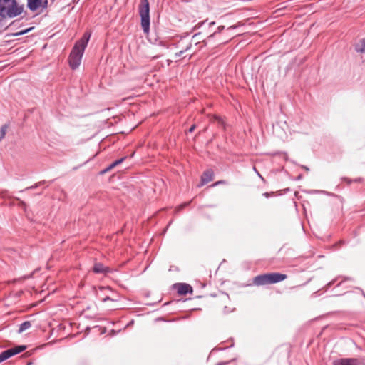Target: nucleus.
I'll return each mask as SVG.
<instances>
[{"label":"nucleus","instance_id":"14","mask_svg":"<svg viewBox=\"0 0 365 365\" xmlns=\"http://www.w3.org/2000/svg\"><path fill=\"white\" fill-rule=\"evenodd\" d=\"M5 133H6L5 128H1V138H3V137L4 136Z\"/></svg>","mask_w":365,"mask_h":365},{"label":"nucleus","instance_id":"7","mask_svg":"<svg viewBox=\"0 0 365 365\" xmlns=\"http://www.w3.org/2000/svg\"><path fill=\"white\" fill-rule=\"evenodd\" d=\"M213 179V172L211 170H207L204 172L203 175L201 177V185H203Z\"/></svg>","mask_w":365,"mask_h":365},{"label":"nucleus","instance_id":"9","mask_svg":"<svg viewBox=\"0 0 365 365\" xmlns=\"http://www.w3.org/2000/svg\"><path fill=\"white\" fill-rule=\"evenodd\" d=\"M93 271L96 273H106L108 271V268L104 267L102 264L96 263L93 267Z\"/></svg>","mask_w":365,"mask_h":365},{"label":"nucleus","instance_id":"4","mask_svg":"<svg viewBox=\"0 0 365 365\" xmlns=\"http://www.w3.org/2000/svg\"><path fill=\"white\" fill-rule=\"evenodd\" d=\"M139 14L141 19V26L145 34L150 29V6L148 0H141L139 5Z\"/></svg>","mask_w":365,"mask_h":365},{"label":"nucleus","instance_id":"13","mask_svg":"<svg viewBox=\"0 0 365 365\" xmlns=\"http://www.w3.org/2000/svg\"><path fill=\"white\" fill-rule=\"evenodd\" d=\"M31 29H32V28H29V29H25V30H23V31H21L16 33L15 35L16 36L24 35V34L28 33Z\"/></svg>","mask_w":365,"mask_h":365},{"label":"nucleus","instance_id":"3","mask_svg":"<svg viewBox=\"0 0 365 365\" xmlns=\"http://www.w3.org/2000/svg\"><path fill=\"white\" fill-rule=\"evenodd\" d=\"M287 279V275L280 273H269L258 275L254 278V284L257 286L277 283Z\"/></svg>","mask_w":365,"mask_h":365},{"label":"nucleus","instance_id":"16","mask_svg":"<svg viewBox=\"0 0 365 365\" xmlns=\"http://www.w3.org/2000/svg\"><path fill=\"white\" fill-rule=\"evenodd\" d=\"M111 169L109 168V166L108 168H106L105 170H103L101 173H106L108 171H110Z\"/></svg>","mask_w":365,"mask_h":365},{"label":"nucleus","instance_id":"20","mask_svg":"<svg viewBox=\"0 0 365 365\" xmlns=\"http://www.w3.org/2000/svg\"><path fill=\"white\" fill-rule=\"evenodd\" d=\"M187 204H183V205H181L179 207H178V210L182 209L185 206H186Z\"/></svg>","mask_w":365,"mask_h":365},{"label":"nucleus","instance_id":"6","mask_svg":"<svg viewBox=\"0 0 365 365\" xmlns=\"http://www.w3.org/2000/svg\"><path fill=\"white\" fill-rule=\"evenodd\" d=\"M178 294L185 295L189 292H192V288L190 285L185 283H179L175 285Z\"/></svg>","mask_w":365,"mask_h":365},{"label":"nucleus","instance_id":"24","mask_svg":"<svg viewBox=\"0 0 365 365\" xmlns=\"http://www.w3.org/2000/svg\"><path fill=\"white\" fill-rule=\"evenodd\" d=\"M109 168H110V169H113V168H115V167H114V166H113V164L111 163V164L109 165Z\"/></svg>","mask_w":365,"mask_h":365},{"label":"nucleus","instance_id":"1","mask_svg":"<svg viewBox=\"0 0 365 365\" xmlns=\"http://www.w3.org/2000/svg\"><path fill=\"white\" fill-rule=\"evenodd\" d=\"M91 34L86 33L76 43L69 57V64L73 69H76L80 66L84 50L87 46Z\"/></svg>","mask_w":365,"mask_h":365},{"label":"nucleus","instance_id":"22","mask_svg":"<svg viewBox=\"0 0 365 365\" xmlns=\"http://www.w3.org/2000/svg\"><path fill=\"white\" fill-rule=\"evenodd\" d=\"M200 35V34H195L193 36H192V39H195L198 36Z\"/></svg>","mask_w":365,"mask_h":365},{"label":"nucleus","instance_id":"10","mask_svg":"<svg viewBox=\"0 0 365 365\" xmlns=\"http://www.w3.org/2000/svg\"><path fill=\"white\" fill-rule=\"evenodd\" d=\"M356 51L359 53H365V38L361 40L356 45Z\"/></svg>","mask_w":365,"mask_h":365},{"label":"nucleus","instance_id":"28","mask_svg":"<svg viewBox=\"0 0 365 365\" xmlns=\"http://www.w3.org/2000/svg\"><path fill=\"white\" fill-rule=\"evenodd\" d=\"M215 24V22H211L210 23V25H214Z\"/></svg>","mask_w":365,"mask_h":365},{"label":"nucleus","instance_id":"5","mask_svg":"<svg viewBox=\"0 0 365 365\" xmlns=\"http://www.w3.org/2000/svg\"><path fill=\"white\" fill-rule=\"evenodd\" d=\"M26 346L24 345L17 346L1 352V361H5L10 357L19 354L26 349Z\"/></svg>","mask_w":365,"mask_h":365},{"label":"nucleus","instance_id":"29","mask_svg":"<svg viewBox=\"0 0 365 365\" xmlns=\"http://www.w3.org/2000/svg\"><path fill=\"white\" fill-rule=\"evenodd\" d=\"M217 365H223V364L219 363Z\"/></svg>","mask_w":365,"mask_h":365},{"label":"nucleus","instance_id":"19","mask_svg":"<svg viewBox=\"0 0 365 365\" xmlns=\"http://www.w3.org/2000/svg\"><path fill=\"white\" fill-rule=\"evenodd\" d=\"M107 300H111L110 297H106L103 299V302H106Z\"/></svg>","mask_w":365,"mask_h":365},{"label":"nucleus","instance_id":"23","mask_svg":"<svg viewBox=\"0 0 365 365\" xmlns=\"http://www.w3.org/2000/svg\"><path fill=\"white\" fill-rule=\"evenodd\" d=\"M101 289H103L104 290H106V291H109L110 290V289L108 287H107V288L102 287Z\"/></svg>","mask_w":365,"mask_h":365},{"label":"nucleus","instance_id":"17","mask_svg":"<svg viewBox=\"0 0 365 365\" xmlns=\"http://www.w3.org/2000/svg\"><path fill=\"white\" fill-rule=\"evenodd\" d=\"M111 169L109 168V166L108 168H106L105 170H103L101 173H106L108 171H110Z\"/></svg>","mask_w":365,"mask_h":365},{"label":"nucleus","instance_id":"12","mask_svg":"<svg viewBox=\"0 0 365 365\" xmlns=\"http://www.w3.org/2000/svg\"><path fill=\"white\" fill-rule=\"evenodd\" d=\"M125 159V158H122L119 160H117L115 161H114L112 164H113V166L114 167H116L117 165H120V163H122L124 160Z\"/></svg>","mask_w":365,"mask_h":365},{"label":"nucleus","instance_id":"8","mask_svg":"<svg viewBox=\"0 0 365 365\" xmlns=\"http://www.w3.org/2000/svg\"><path fill=\"white\" fill-rule=\"evenodd\" d=\"M41 4L42 0H27V6L32 11H36Z\"/></svg>","mask_w":365,"mask_h":365},{"label":"nucleus","instance_id":"26","mask_svg":"<svg viewBox=\"0 0 365 365\" xmlns=\"http://www.w3.org/2000/svg\"><path fill=\"white\" fill-rule=\"evenodd\" d=\"M264 195H265L266 197H268L269 194H268L267 192H265V193L264 194Z\"/></svg>","mask_w":365,"mask_h":365},{"label":"nucleus","instance_id":"25","mask_svg":"<svg viewBox=\"0 0 365 365\" xmlns=\"http://www.w3.org/2000/svg\"><path fill=\"white\" fill-rule=\"evenodd\" d=\"M183 51H180L178 56H180L182 54Z\"/></svg>","mask_w":365,"mask_h":365},{"label":"nucleus","instance_id":"11","mask_svg":"<svg viewBox=\"0 0 365 365\" xmlns=\"http://www.w3.org/2000/svg\"><path fill=\"white\" fill-rule=\"evenodd\" d=\"M31 323L30 322H24V323H22L20 327H19V333H22L24 332V331L27 330L28 329H29L31 327Z\"/></svg>","mask_w":365,"mask_h":365},{"label":"nucleus","instance_id":"2","mask_svg":"<svg viewBox=\"0 0 365 365\" xmlns=\"http://www.w3.org/2000/svg\"><path fill=\"white\" fill-rule=\"evenodd\" d=\"M24 10L16 0H1V18H14L20 15Z\"/></svg>","mask_w":365,"mask_h":365},{"label":"nucleus","instance_id":"18","mask_svg":"<svg viewBox=\"0 0 365 365\" xmlns=\"http://www.w3.org/2000/svg\"><path fill=\"white\" fill-rule=\"evenodd\" d=\"M223 183V181H218V182H216L215 183H214L213 185H212V187H215L219 184H222Z\"/></svg>","mask_w":365,"mask_h":365},{"label":"nucleus","instance_id":"21","mask_svg":"<svg viewBox=\"0 0 365 365\" xmlns=\"http://www.w3.org/2000/svg\"><path fill=\"white\" fill-rule=\"evenodd\" d=\"M195 125H192L190 129H189V132H192L195 129Z\"/></svg>","mask_w":365,"mask_h":365},{"label":"nucleus","instance_id":"15","mask_svg":"<svg viewBox=\"0 0 365 365\" xmlns=\"http://www.w3.org/2000/svg\"><path fill=\"white\" fill-rule=\"evenodd\" d=\"M225 26H220L218 28H217V32H221L223 29H224Z\"/></svg>","mask_w":365,"mask_h":365},{"label":"nucleus","instance_id":"27","mask_svg":"<svg viewBox=\"0 0 365 365\" xmlns=\"http://www.w3.org/2000/svg\"><path fill=\"white\" fill-rule=\"evenodd\" d=\"M215 33H214L213 34H211V35L209 36V38L212 37V36L215 35Z\"/></svg>","mask_w":365,"mask_h":365}]
</instances>
